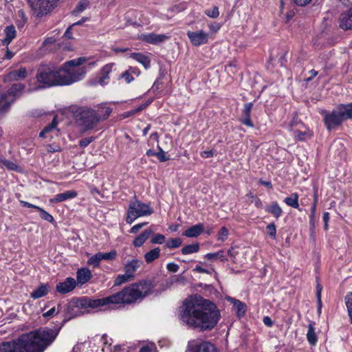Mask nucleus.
<instances>
[{"label": "nucleus", "instance_id": "obj_1", "mask_svg": "<svg viewBox=\"0 0 352 352\" xmlns=\"http://www.w3.org/2000/svg\"><path fill=\"white\" fill-rule=\"evenodd\" d=\"M179 311L180 320L188 327L199 331H211L221 318L217 305L198 294L186 298Z\"/></svg>", "mask_w": 352, "mask_h": 352}, {"label": "nucleus", "instance_id": "obj_2", "mask_svg": "<svg viewBox=\"0 0 352 352\" xmlns=\"http://www.w3.org/2000/svg\"><path fill=\"white\" fill-rule=\"evenodd\" d=\"M57 329L41 328L21 335L17 340L0 343V352H43L57 337Z\"/></svg>", "mask_w": 352, "mask_h": 352}, {"label": "nucleus", "instance_id": "obj_3", "mask_svg": "<svg viewBox=\"0 0 352 352\" xmlns=\"http://www.w3.org/2000/svg\"><path fill=\"white\" fill-rule=\"evenodd\" d=\"M153 287L152 282L147 280L131 284L119 292L102 298V305L104 307L109 305H130L142 301L151 293Z\"/></svg>", "mask_w": 352, "mask_h": 352}, {"label": "nucleus", "instance_id": "obj_4", "mask_svg": "<svg viewBox=\"0 0 352 352\" xmlns=\"http://www.w3.org/2000/svg\"><path fill=\"white\" fill-rule=\"evenodd\" d=\"M103 307L101 298L94 299L87 296L74 297L65 306L64 319L61 326L72 318L89 314L91 309Z\"/></svg>", "mask_w": 352, "mask_h": 352}, {"label": "nucleus", "instance_id": "obj_5", "mask_svg": "<svg viewBox=\"0 0 352 352\" xmlns=\"http://www.w3.org/2000/svg\"><path fill=\"white\" fill-rule=\"evenodd\" d=\"M62 69L54 65L41 64L37 69V81L45 87L58 85H68L74 82L69 74H63Z\"/></svg>", "mask_w": 352, "mask_h": 352}, {"label": "nucleus", "instance_id": "obj_6", "mask_svg": "<svg viewBox=\"0 0 352 352\" xmlns=\"http://www.w3.org/2000/svg\"><path fill=\"white\" fill-rule=\"evenodd\" d=\"M352 118V103L341 104L337 109L324 115V122L328 131L336 129L342 122Z\"/></svg>", "mask_w": 352, "mask_h": 352}, {"label": "nucleus", "instance_id": "obj_7", "mask_svg": "<svg viewBox=\"0 0 352 352\" xmlns=\"http://www.w3.org/2000/svg\"><path fill=\"white\" fill-rule=\"evenodd\" d=\"M74 117L86 130L92 129L98 124L95 109L87 107H72Z\"/></svg>", "mask_w": 352, "mask_h": 352}, {"label": "nucleus", "instance_id": "obj_8", "mask_svg": "<svg viewBox=\"0 0 352 352\" xmlns=\"http://www.w3.org/2000/svg\"><path fill=\"white\" fill-rule=\"evenodd\" d=\"M153 213V210L148 204L135 200L129 204L126 221L131 224L138 217L151 215Z\"/></svg>", "mask_w": 352, "mask_h": 352}, {"label": "nucleus", "instance_id": "obj_9", "mask_svg": "<svg viewBox=\"0 0 352 352\" xmlns=\"http://www.w3.org/2000/svg\"><path fill=\"white\" fill-rule=\"evenodd\" d=\"M85 57H79L78 58L72 59L65 62L63 65L60 67L63 74H69L73 78H76L74 80L76 82L80 80L85 74V70L83 67H78L86 62Z\"/></svg>", "mask_w": 352, "mask_h": 352}, {"label": "nucleus", "instance_id": "obj_10", "mask_svg": "<svg viewBox=\"0 0 352 352\" xmlns=\"http://www.w3.org/2000/svg\"><path fill=\"white\" fill-rule=\"evenodd\" d=\"M28 1L38 17L50 13L57 4V0H28Z\"/></svg>", "mask_w": 352, "mask_h": 352}, {"label": "nucleus", "instance_id": "obj_11", "mask_svg": "<svg viewBox=\"0 0 352 352\" xmlns=\"http://www.w3.org/2000/svg\"><path fill=\"white\" fill-rule=\"evenodd\" d=\"M186 34L193 46H200L208 42L209 34L202 30L195 32L188 31Z\"/></svg>", "mask_w": 352, "mask_h": 352}, {"label": "nucleus", "instance_id": "obj_12", "mask_svg": "<svg viewBox=\"0 0 352 352\" xmlns=\"http://www.w3.org/2000/svg\"><path fill=\"white\" fill-rule=\"evenodd\" d=\"M76 280L72 277L67 278L63 282L58 283L56 286L57 292L65 294L72 292L76 286Z\"/></svg>", "mask_w": 352, "mask_h": 352}, {"label": "nucleus", "instance_id": "obj_13", "mask_svg": "<svg viewBox=\"0 0 352 352\" xmlns=\"http://www.w3.org/2000/svg\"><path fill=\"white\" fill-rule=\"evenodd\" d=\"M253 107L252 102L245 103L243 106L242 113L239 120L244 125L253 128L254 126L253 122L250 118L251 110Z\"/></svg>", "mask_w": 352, "mask_h": 352}, {"label": "nucleus", "instance_id": "obj_14", "mask_svg": "<svg viewBox=\"0 0 352 352\" xmlns=\"http://www.w3.org/2000/svg\"><path fill=\"white\" fill-rule=\"evenodd\" d=\"M28 76V71L25 67H21L17 70H12L4 77L5 82L17 81L25 78Z\"/></svg>", "mask_w": 352, "mask_h": 352}, {"label": "nucleus", "instance_id": "obj_15", "mask_svg": "<svg viewBox=\"0 0 352 352\" xmlns=\"http://www.w3.org/2000/svg\"><path fill=\"white\" fill-rule=\"evenodd\" d=\"M142 261L138 258L129 260L124 264V272H126L131 276V277L134 278L135 272L142 266Z\"/></svg>", "mask_w": 352, "mask_h": 352}, {"label": "nucleus", "instance_id": "obj_16", "mask_svg": "<svg viewBox=\"0 0 352 352\" xmlns=\"http://www.w3.org/2000/svg\"><path fill=\"white\" fill-rule=\"evenodd\" d=\"M340 28L344 30L352 29V7L340 14Z\"/></svg>", "mask_w": 352, "mask_h": 352}, {"label": "nucleus", "instance_id": "obj_17", "mask_svg": "<svg viewBox=\"0 0 352 352\" xmlns=\"http://www.w3.org/2000/svg\"><path fill=\"white\" fill-rule=\"evenodd\" d=\"M140 38L143 41H145L150 44L156 45L160 43L164 42L168 38V36H166L165 34H157L155 33H150L142 34Z\"/></svg>", "mask_w": 352, "mask_h": 352}, {"label": "nucleus", "instance_id": "obj_18", "mask_svg": "<svg viewBox=\"0 0 352 352\" xmlns=\"http://www.w3.org/2000/svg\"><path fill=\"white\" fill-rule=\"evenodd\" d=\"M20 203L23 207L36 209L38 211L40 212V217L43 220H45L52 223L55 222L54 219L52 217V215H51L50 213H48L47 211H45L42 208L37 206L36 205L32 204L29 202L22 201V200L20 201Z\"/></svg>", "mask_w": 352, "mask_h": 352}, {"label": "nucleus", "instance_id": "obj_19", "mask_svg": "<svg viewBox=\"0 0 352 352\" xmlns=\"http://www.w3.org/2000/svg\"><path fill=\"white\" fill-rule=\"evenodd\" d=\"M25 88V86L21 83H14L12 85L10 89L4 92L7 97L9 98L11 103H13L16 98L19 96V94H21Z\"/></svg>", "mask_w": 352, "mask_h": 352}, {"label": "nucleus", "instance_id": "obj_20", "mask_svg": "<svg viewBox=\"0 0 352 352\" xmlns=\"http://www.w3.org/2000/svg\"><path fill=\"white\" fill-rule=\"evenodd\" d=\"M192 352H217L214 344L209 342H201L192 348Z\"/></svg>", "mask_w": 352, "mask_h": 352}, {"label": "nucleus", "instance_id": "obj_21", "mask_svg": "<svg viewBox=\"0 0 352 352\" xmlns=\"http://www.w3.org/2000/svg\"><path fill=\"white\" fill-rule=\"evenodd\" d=\"M91 276V272L88 268H80L76 272V280L78 283L83 285L89 280Z\"/></svg>", "mask_w": 352, "mask_h": 352}, {"label": "nucleus", "instance_id": "obj_22", "mask_svg": "<svg viewBox=\"0 0 352 352\" xmlns=\"http://www.w3.org/2000/svg\"><path fill=\"white\" fill-rule=\"evenodd\" d=\"M112 112V109L109 107L100 105L95 110L98 123L101 120H107Z\"/></svg>", "mask_w": 352, "mask_h": 352}, {"label": "nucleus", "instance_id": "obj_23", "mask_svg": "<svg viewBox=\"0 0 352 352\" xmlns=\"http://www.w3.org/2000/svg\"><path fill=\"white\" fill-rule=\"evenodd\" d=\"M78 193L75 190H67L63 193L57 194L54 198L50 199L51 203H58L64 201L69 199L75 198Z\"/></svg>", "mask_w": 352, "mask_h": 352}, {"label": "nucleus", "instance_id": "obj_24", "mask_svg": "<svg viewBox=\"0 0 352 352\" xmlns=\"http://www.w3.org/2000/svg\"><path fill=\"white\" fill-rule=\"evenodd\" d=\"M204 226L201 223H198L187 229L183 235L190 238L197 237L204 232Z\"/></svg>", "mask_w": 352, "mask_h": 352}, {"label": "nucleus", "instance_id": "obj_25", "mask_svg": "<svg viewBox=\"0 0 352 352\" xmlns=\"http://www.w3.org/2000/svg\"><path fill=\"white\" fill-rule=\"evenodd\" d=\"M266 212L271 214L276 219H279L282 214L283 210L276 201L272 202L265 208Z\"/></svg>", "mask_w": 352, "mask_h": 352}, {"label": "nucleus", "instance_id": "obj_26", "mask_svg": "<svg viewBox=\"0 0 352 352\" xmlns=\"http://www.w3.org/2000/svg\"><path fill=\"white\" fill-rule=\"evenodd\" d=\"M153 234V231L151 229H146L140 235L137 236L133 241V245L135 248L141 247L144 243L149 238V236Z\"/></svg>", "mask_w": 352, "mask_h": 352}, {"label": "nucleus", "instance_id": "obj_27", "mask_svg": "<svg viewBox=\"0 0 352 352\" xmlns=\"http://www.w3.org/2000/svg\"><path fill=\"white\" fill-rule=\"evenodd\" d=\"M311 0H280V12H283V8L286 6L288 8L294 7V4L298 6H305L309 4Z\"/></svg>", "mask_w": 352, "mask_h": 352}, {"label": "nucleus", "instance_id": "obj_28", "mask_svg": "<svg viewBox=\"0 0 352 352\" xmlns=\"http://www.w3.org/2000/svg\"><path fill=\"white\" fill-rule=\"evenodd\" d=\"M6 37L3 40V43L7 46L12 42V41L16 36V31L15 27L13 25L6 27L5 30Z\"/></svg>", "mask_w": 352, "mask_h": 352}, {"label": "nucleus", "instance_id": "obj_29", "mask_svg": "<svg viewBox=\"0 0 352 352\" xmlns=\"http://www.w3.org/2000/svg\"><path fill=\"white\" fill-rule=\"evenodd\" d=\"M48 292V285L44 283H41L37 289L30 293V297L33 299H38L46 296Z\"/></svg>", "mask_w": 352, "mask_h": 352}, {"label": "nucleus", "instance_id": "obj_30", "mask_svg": "<svg viewBox=\"0 0 352 352\" xmlns=\"http://www.w3.org/2000/svg\"><path fill=\"white\" fill-rule=\"evenodd\" d=\"M11 104L6 94L4 92L0 93V116L8 112Z\"/></svg>", "mask_w": 352, "mask_h": 352}, {"label": "nucleus", "instance_id": "obj_31", "mask_svg": "<svg viewBox=\"0 0 352 352\" xmlns=\"http://www.w3.org/2000/svg\"><path fill=\"white\" fill-rule=\"evenodd\" d=\"M131 57L141 63L145 69L150 67L151 60L148 56L141 53H132Z\"/></svg>", "mask_w": 352, "mask_h": 352}, {"label": "nucleus", "instance_id": "obj_32", "mask_svg": "<svg viewBox=\"0 0 352 352\" xmlns=\"http://www.w3.org/2000/svg\"><path fill=\"white\" fill-rule=\"evenodd\" d=\"M113 65V63L107 64V65H105L102 68V69L100 72V76H99V79H98V82L100 85H104L106 84L105 80L109 79V75L112 70Z\"/></svg>", "mask_w": 352, "mask_h": 352}, {"label": "nucleus", "instance_id": "obj_33", "mask_svg": "<svg viewBox=\"0 0 352 352\" xmlns=\"http://www.w3.org/2000/svg\"><path fill=\"white\" fill-rule=\"evenodd\" d=\"M307 339L309 344L312 346L316 345L318 338L315 332L314 322H310L308 325Z\"/></svg>", "mask_w": 352, "mask_h": 352}, {"label": "nucleus", "instance_id": "obj_34", "mask_svg": "<svg viewBox=\"0 0 352 352\" xmlns=\"http://www.w3.org/2000/svg\"><path fill=\"white\" fill-rule=\"evenodd\" d=\"M229 300L232 302L233 307L236 311L237 316L239 317L243 316L245 313V304L241 301L232 298H230Z\"/></svg>", "mask_w": 352, "mask_h": 352}, {"label": "nucleus", "instance_id": "obj_35", "mask_svg": "<svg viewBox=\"0 0 352 352\" xmlns=\"http://www.w3.org/2000/svg\"><path fill=\"white\" fill-rule=\"evenodd\" d=\"M160 256V249L159 248H155L154 249L151 250L149 252H146L144 254V259L147 263H151L157 258H158Z\"/></svg>", "mask_w": 352, "mask_h": 352}, {"label": "nucleus", "instance_id": "obj_36", "mask_svg": "<svg viewBox=\"0 0 352 352\" xmlns=\"http://www.w3.org/2000/svg\"><path fill=\"white\" fill-rule=\"evenodd\" d=\"M284 202L287 206L300 210L299 208L298 195L297 193H292L290 197H286L284 200Z\"/></svg>", "mask_w": 352, "mask_h": 352}, {"label": "nucleus", "instance_id": "obj_37", "mask_svg": "<svg viewBox=\"0 0 352 352\" xmlns=\"http://www.w3.org/2000/svg\"><path fill=\"white\" fill-rule=\"evenodd\" d=\"M57 126V121L56 117H54L51 123L44 127V129L40 132V138H45V135L52 131L54 130Z\"/></svg>", "mask_w": 352, "mask_h": 352}, {"label": "nucleus", "instance_id": "obj_38", "mask_svg": "<svg viewBox=\"0 0 352 352\" xmlns=\"http://www.w3.org/2000/svg\"><path fill=\"white\" fill-rule=\"evenodd\" d=\"M199 250V244L195 243L190 245H187L182 248V252L183 254H189L197 252Z\"/></svg>", "mask_w": 352, "mask_h": 352}, {"label": "nucleus", "instance_id": "obj_39", "mask_svg": "<svg viewBox=\"0 0 352 352\" xmlns=\"http://www.w3.org/2000/svg\"><path fill=\"white\" fill-rule=\"evenodd\" d=\"M133 279V278L131 277L126 272L124 274H119L115 279L114 285L118 286L124 283H126L131 280Z\"/></svg>", "mask_w": 352, "mask_h": 352}, {"label": "nucleus", "instance_id": "obj_40", "mask_svg": "<svg viewBox=\"0 0 352 352\" xmlns=\"http://www.w3.org/2000/svg\"><path fill=\"white\" fill-rule=\"evenodd\" d=\"M89 5V1L88 0H81L80 1L75 9L73 11V14L75 15L78 14L79 13L83 12Z\"/></svg>", "mask_w": 352, "mask_h": 352}, {"label": "nucleus", "instance_id": "obj_41", "mask_svg": "<svg viewBox=\"0 0 352 352\" xmlns=\"http://www.w3.org/2000/svg\"><path fill=\"white\" fill-rule=\"evenodd\" d=\"M205 258L208 260L219 258L222 261L227 260L223 254V250H219V251H218L217 252H214V253H208L205 255Z\"/></svg>", "mask_w": 352, "mask_h": 352}, {"label": "nucleus", "instance_id": "obj_42", "mask_svg": "<svg viewBox=\"0 0 352 352\" xmlns=\"http://www.w3.org/2000/svg\"><path fill=\"white\" fill-rule=\"evenodd\" d=\"M182 243V241L180 238H171L167 241L166 245L168 248H176L179 247Z\"/></svg>", "mask_w": 352, "mask_h": 352}, {"label": "nucleus", "instance_id": "obj_43", "mask_svg": "<svg viewBox=\"0 0 352 352\" xmlns=\"http://www.w3.org/2000/svg\"><path fill=\"white\" fill-rule=\"evenodd\" d=\"M345 303L351 319V322L352 323V293H349L345 296Z\"/></svg>", "mask_w": 352, "mask_h": 352}, {"label": "nucleus", "instance_id": "obj_44", "mask_svg": "<svg viewBox=\"0 0 352 352\" xmlns=\"http://www.w3.org/2000/svg\"><path fill=\"white\" fill-rule=\"evenodd\" d=\"M101 260L112 261L116 258L117 256V252L112 250L109 252H99Z\"/></svg>", "mask_w": 352, "mask_h": 352}, {"label": "nucleus", "instance_id": "obj_45", "mask_svg": "<svg viewBox=\"0 0 352 352\" xmlns=\"http://www.w3.org/2000/svg\"><path fill=\"white\" fill-rule=\"evenodd\" d=\"M101 258L99 252L92 256L87 261L88 265L96 267L99 266Z\"/></svg>", "mask_w": 352, "mask_h": 352}, {"label": "nucleus", "instance_id": "obj_46", "mask_svg": "<svg viewBox=\"0 0 352 352\" xmlns=\"http://www.w3.org/2000/svg\"><path fill=\"white\" fill-rule=\"evenodd\" d=\"M61 309H62V307L59 304V305H58L57 308H56L55 307L51 308L50 310H48L47 311L44 313L43 314V316L45 317V318H47V317H50V316H52L54 315H56V314H58L61 311Z\"/></svg>", "mask_w": 352, "mask_h": 352}, {"label": "nucleus", "instance_id": "obj_47", "mask_svg": "<svg viewBox=\"0 0 352 352\" xmlns=\"http://www.w3.org/2000/svg\"><path fill=\"white\" fill-rule=\"evenodd\" d=\"M267 234L272 239H276V227L274 223H271L266 227Z\"/></svg>", "mask_w": 352, "mask_h": 352}, {"label": "nucleus", "instance_id": "obj_48", "mask_svg": "<svg viewBox=\"0 0 352 352\" xmlns=\"http://www.w3.org/2000/svg\"><path fill=\"white\" fill-rule=\"evenodd\" d=\"M322 287L320 283H318L316 285V298H317V303H318V309L320 310L322 307V300H321V292H322Z\"/></svg>", "mask_w": 352, "mask_h": 352}, {"label": "nucleus", "instance_id": "obj_49", "mask_svg": "<svg viewBox=\"0 0 352 352\" xmlns=\"http://www.w3.org/2000/svg\"><path fill=\"white\" fill-rule=\"evenodd\" d=\"M205 14L211 18H217L219 15V8L217 6L213 7L212 10H205Z\"/></svg>", "mask_w": 352, "mask_h": 352}, {"label": "nucleus", "instance_id": "obj_50", "mask_svg": "<svg viewBox=\"0 0 352 352\" xmlns=\"http://www.w3.org/2000/svg\"><path fill=\"white\" fill-rule=\"evenodd\" d=\"M1 164L6 166L7 168L10 169V170H15L17 169V165L11 162V161H9V160H2L1 161Z\"/></svg>", "mask_w": 352, "mask_h": 352}, {"label": "nucleus", "instance_id": "obj_51", "mask_svg": "<svg viewBox=\"0 0 352 352\" xmlns=\"http://www.w3.org/2000/svg\"><path fill=\"white\" fill-rule=\"evenodd\" d=\"M165 236L162 234H157L151 240L153 244H162L164 242Z\"/></svg>", "mask_w": 352, "mask_h": 352}, {"label": "nucleus", "instance_id": "obj_52", "mask_svg": "<svg viewBox=\"0 0 352 352\" xmlns=\"http://www.w3.org/2000/svg\"><path fill=\"white\" fill-rule=\"evenodd\" d=\"M159 151L157 153V157L161 162H166L169 160L168 157L166 155V153L162 150V148L158 146Z\"/></svg>", "mask_w": 352, "mask_h": 352}, {"label": "nucleus", "instance_id": "obj_53", "mask_svg": "<svg viewBox=\"0 0 352 352\" xmlns=\"http://www.w3.org/2000/svg\"><path fill=\"white\" fill-rule=\"evenodd\" d=\"M228 236V230L226 227H222L219 232V241H225Z\"/></svg>", "mask_w": 352, "mask_h": 352}, {"label": "nucleus", "instance_id": "obj_54", "mask_svg": "<svg viewBox=\"0 0 352 352\" xmlns=\"http://www.w3.org/2000/svg\"><path fill=\"white\" fill-rule=\"evenodd\" d=\"M94 140V138L92 136L84 138L80 140L79 145H80V146L85 148V147L87 146Z\"/></svg>", "mask_w": 352, "mask_h": 352}, {"label": "nucleus", "instance_id": "obj_55", "mask_svg": "<svg viewBox=\"0 0 352 352\" xmlns=\"http://www.w3.org/2000/svg\"><path fill=\"white\" fill-rule=\"evenodd\" d=\"M148 224V222H143L140 223H138L135 226H133L129 232L131 234H135L137 233L141 228H142L144 226H146Z\"/></svg>", "mask_w": 352, "mask_h": 352}, {"label": "nucleus", "instance_id": "obj_56", "mask_svg": "<svg viewBox=\"0 0 352 352\" xmlns=\"http://www.w3.org/2000/svg\"><path fill=\"white\" fill-rule=\"evenodd\" d=\"M307 135L306 132H301L299 130H296L294 131V136L296 140L299 141H304L305 140V136Z\"/></svg>", "mask_w": 352, "mask_h": 352}, {"label": "nucleus", "instance_id": "obj_57", "mask_svg": "<svg viewBox=\"0 0 352 352\" xmlns=\"http://www.w3.org/2000/svg\"><path fill=\"white\" fill-rule=\"evenodd\" d=\"M120 78H124L126 82L127 83H130L134 80V78L129 71H125L124 73H122L120 76Z\"/></svg>", "mask_w": 352, "mask_h": 352}, {"label": "nucleus", "instance_id": "obj_58", "mask_svg": "<svg viewBox=\"0 0 352 352\" xmlns=\"http://www.w3.org/2000/svg\"><path fill=\"white\" fill-rule=\"evenodd\" d=\"M166 268L170 272H177L179 270V265L174 263H169L167 264Z\"/></svg>", "mask_w": 352, "mask_h": 352}, {"label": "nucleus", "instance_id": "obj_59", "mask_svg": "<svg viewBox=\"0 0 352 352\" xmlns=\"http://www.w3.org/2000/svg\"><path fill=\"white\" fill-rule=\"evenodd\" d=\"M151 102H152V99L148 100L144 104L140 105L139 107H138L137 109L133 110L132 113H138V112L142 111L143 109H146L151 103Z\"/></svg>", "mask_w": 352, "mask_h": 352}, {"label": "nucleus", "instance_id": "obj_60", "mask_svg": "<svg viewBox=\"0 0 352 352\" xmlns=\"http://www.w3.org/2000/svg\"><path fill=\"white\" fill-rule=\"evenodd\" d=\"M214 151L213 150L204 151L201 153V156L204 158H210L213 157Z\"/></svg>", "mask_w": 352, "mask_h": 352}, {"label": "nucleus", "instance_id": "obj_61", "mask_svg": "<svg viewBox=\"0 0 352 352\" xmlns=\"http://www.w3.org/2000/svg\"><path fill=\"white\" fill-rule=\"evenodd\" d=\"M228 256L234 261L236 256L238 254V252L236 250V248H231L228 250Z\"/></svg>", "mask_w": 352, "mask_h": 352}, {"label": "nucleus", "instance_id": "obj_62", "mask_svg": "<svg viewBox=\"0 0 352 352\" xmlns=\"http://www.w3.org/2000/svg\"><path fill=\"white\" fill-rule=\"evenodd\" d=\"M292 8L293 7L288 8L286 6L283 8V10L285 8L289 10L286 14L287 21L290 20L294 16V11L293 10Z\"/></svg>", "mask_w": 352, "mask_h": 352}, {"label": "nucleus", "instance_id": "obj_63", "mask_svg": "<svg viewBox=\"0 0 352 352\" xmlns=\"http://www.w3.org/2000/svg\"><path fill=\"white\" fill-rule=\"evenodd\" d=\"M73 26L70 25L65 31V34H64V36L66 38H68V39H72L73 38V36H72V28Z\"/></svg>", "mask_w": 352, "mask_h": 352}, {"label": "nucleus", "instance_id": "obj_64", "mask_svg": "<svg viewBox=\"0 0 352 352\" xmlns=\"http://www.w3.org/2000/svg\"><path fill=\"white\" fill-rule=\"evenodd\" d=\"M263 323L267 326V327H272V324H273V322L272 320V319L269 317V316H265L263 318Z\"/></svg>", "mask_w": 352, "mask_h": 352}]
</instances>
